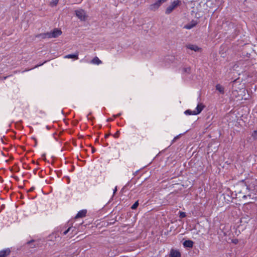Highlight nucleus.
Listing matches in <instances>:
<instances>
[{"mask_svg": "<svg viewBox=\"0 0 257 257\" xmlns=\"http://www.w3.org/2000/svg\"><path fill=\"white\" fill-rule=\"evenodd\" d=\"M186 47L188 49H190L191 50H193L195 52L198 51L200 49V48L195 45H188L186 46Z\"/></svg>", "mask_w": 257, "mask_h": 257, "instance_id": "nucleus-13", "label": "nucleus"}, {"mask_svg": "<svg viewBox=\"0 0 257 257\" xmlns=\"http://www.w3.org/2000/svg\"><path fill=\"white\" fill-rule=\"evenodd\" d=\"M242 197L243 198H245L246 197V196L245 195H243Z\"/></svg>", "mask_w": 257, "mask_h": 257, "instance_id": "nucleus-29", "label": "nucleus"}, {"mask_svg": "<svg viewBox=\"0 0 257 257\" xmlns=\"http://www.w3.org/2000/svg\"><path fill=\"white\" fill-rule=\"evenodd\" d=\"M180 4L181 1L180 0L174 1L167 8L165 13L168 15L170 14L175 8L179 6Z\"/></svg>", "mask_w": 257, "mask_h": 257, "instance_id": "nucleus-2", "label": "nucleus"}, {"mask_svg": "<svg viewBox=\"0 0 257 257\" xmlns=\"http://www.w3.org/2000/svg\"><path fill=\"white\" fill-rule=\"evenodd\" d=\"M75 14L76 17L81 21H85L87 19V15L85 10L79 9L75 11Z\"/></svg>", "mask_w": 257, "mask_h": 257, "instance_id": "nucleus-1", "label": "nucleus"}, {"mask_svg": "<svg viewBox=\"0 0 257 257\" xmlns=\"http://www.w3.org/2000/svg\"><path fill=\"white\" fill-rule=\"evenodd\" d=\"M193 243H194V242L193 241H192L191 240H185L183 242V245L184 247H186L191 248L193 247Z\"/></svg>", "mask_w": 257, "mask_h": 257, "instance_id": "nucleus-11", "label": "nucleus"}, {"mask_svg": "<svg viewBox=\"0 0 257 257\" xmlns=\"http://www.w3.org/2000/svg\"><path fill=\"white\" fill-rule=\"evenodd\" d=\"M162 4L158 1L155 3L152 4L150 6V9L152 11H155L157 10Z\"/></svg>", "mask_w": 257, "mask_h": 257, "instance_id": "nucleus-8", "label": "nucleus"}, {"mask_svg": "<svg viewBox=\"0 0 257 257\" xmlns=\"http://www.w3.org/2000/svg\"><path fill=\"white\" fill-rule=\"evenodd\" d=\"M170 257H181V254L179 251L172 249L170 251Z\"/></svg>", "mask_w": 257, "mask_h": 257, "instance_id": "nucleus-10", "label": "nucleus"}, {"mask_svg": "<svg viewBox=\"0 0 257 257\" xmlns=\"http://www.w3.org/2000/svg\"><path fill=\"white\" fill-rule=\"evenodd\" d=\"M33 242V240H31V241H30L28 242V244H30L31 242Z\"/></svg>", "mask_w": 257, "mask_h": 257, "instance_id": "nucleus-31", "label": "nucleus"}, {"mask_svg": "<svg viewBox=\"0 0 257 257\" xmlns=\"http://www.w3.org/2000/svg\"><path fill=\"white\" fill-rule=\"evenodd\" d=\"M94 150H92V153H94Z\"/></svg>", "mask_w": 257, "mask_h": 257, "instance_id": "nucleus-36", "label": "nucleus"}, {"mask_svg": "<svg viewBox=\"0 0 257 257\" xmlns=\"http://www.w3.org/2000/svg\"><path fill=\"white\" fill-rule=\"evenodd\" d=\"M62 31L58 29H54L52 32H49V38H55L61 35Z\"/></svg>", "mask_w": 257, "mask_h": 257, "instance_id": "nucleus-3", "label": "nucleus"}, {"mask_svg": "<svg viewBox=\"0 0 257 257\" xmlns=\"http://www.w3.org/2000/svg\"><path fill=\"white\" fill-rule=\"evenodd\" d=\"M190 70V68H184V72H189Z\"/></svg>", "mask_w": 257, "mask_h": 257, "instance_id": "nucleus-23", "label": "nucleus"}, {"mask_svg": "<svg viewBox=\"0 0 257 257\" xmlns=\"http://www.w3.org/2000/svg\"><path fill=\"white\" fill-rule=\"evenodd\" d=\"M71 229V227H69L67 230L64 231L63 233V235H66Z\"/></svg>", "mask_w": 257, "mask_h": 257, "instance_id": "nucleus-22", "label": "nucleus"}, {"mask_svg": "<svg viewBox=\"0 0 257 257\" xmlns=\"http://www.w3.org/2000/svg\"><path fill=\"white\" fill-rule=\"evenodd\" d=\"M116 191H117V187L116 186L113 190V194H114Z\"/></svg>", "mask_w": 257, "mask_h": 257, "instance_id": "nucleus-25", "label": "nucleus"}, {"mask_svg": "<svg viewBox=\"0 0 257 257\" xmlns=\"http://www.w3.org/2000/svg\"><path fill=\"white\" fill-rule=\"evenodd\" d=\"M11 250L9 248L0 250V257H6L10 254Z\"/></svg>", "mask_w": 257, "mask_h": 257, "instance_id": "nucleus-4", "label": "nucleus"}, {"mask_svg": "<svg viewBox=\"0 0 257 257\" xmlns=\"http://www.w3.org/2000/svg\"><path fill=\"white\" fill-rule=\"evenodd\" d=\"M179 217L181 218H184L186 216V213L184 212H179Z\"/></svg>", "mask_w": 257, "mask_h": 257, "instance_id": "nucleus-20", "label": "nucleus"}, {"mask_svg": "<svg viewBox=\"0 0 257 257\" xmlns=\"http://www.w3.org/2000/svg\"><path fill=\"white\" fill-rule=\"evenodd\" d=\"M251 136L254 140H257V129L252 132Z\"/></svg>", "mask_w": 257, "mask_h": 257, "instance_id": "nucleus-17", "label": "nucleus"}, {"mask_svg": "<svg viewBox=\"0 0 257 257\" xmlns=\"http://www.w3.org/2000/svg\"><path fill=\"white\" fill-rule=\"evenodd\" d=\"M197 25V22L195 21H192L190 23L185 25L184 28L190 30L194 27Z\"/></svg>", "mask_w": 257, "mask_h": 257, "instance_id": "nucleus-7", "label": "nucleus"}, {"mask_svg": "<svg viewBox=\"0 0 257 257\" xmlns=\"http://www.w3.org/2000/svg\"><path fill=\"white\" fill-rule=\"evenodd\" d=\"M216 89L218 90L221 94H224V88L220 84H218L215 86Z\"/></svg>", "mask_w": 257, "mask_h": 257, "instance_id": "nucleus-15", "label": "nucleus"}, {"mask_svg": "<svg viewBox=\"0 0 257 257\" xmlns=\"http://www.w3.org/2000/svg\"><path fill=\"white\" fill-rule=\"evenodd\" d=\"M204 107V105L202 103L198 104L195 109L194 110L195 112V113H196V115L199 114L202 111Z\"/></svg>", "mask_w": 257, "mask_h": 257, "instance_id": "nucleus-5", "label": "nucleus"}, {"mask_svg": "<svg viewBox=\"0 0 257 257\" xmlns=\"http://www.w3.org/2000/svg\"><path fill=\"white\" fill-rule=\"evenodd\" d=\"M184 113L187 115H196L194 110H191L190 109L186 110Z\"/></svg>", "mask_w": 257, "mask_h": 257, "instance_id": "nucleus-16", "label": "nucleus"}, {"mask_svg": "<svg viewBox=\"0 0 257 257\" xmlns=\"http://www.w3.org/2000/svg\"><path fill=\"white\" fill-rule=\"evenodd\" d=\"M91 64L95 65H100L102 64V61L97 57H95L90 62Z\"/></svg>", "mask_w": 257, "mask_h": 257, "instance_id": "nucleus-12", "label": "nucleus"}, {"mask_svg": "<svg viewBox=\"0 0 257 257\" xmlns=\"http://www.w3.org/2000/svg\"><path fill=\"white\" fill-rule=\"evenodd\" d=\"M87 213V210L85 209H83L80 211H79L77 214L76 215L75 218H82L86 216Z\"/></svg>", "mask_w": 257, "mask_h": 257, "instance_id": "nucleus-6", "label": "nucleus"}, {"mask_svg": "<svg viewBox=\"0 0 257 257\" xmlns=\"http://www.w3.org/2000/svg\"><path fill=\"white\" fill-rule=\"evenodd\" d=\"M139 205L138 201H136L131 207V208L132 209H136Z\"/></svg>", "mask_w": 257, "mask_h": 257, "instance_id": "nucleus-19", "label": "nucleus"}, {"mask_svg": "<svg viewBox=\"0 0 257 257\" xmlns=\"http://www.w3.org/2000/svg\"><path fill=\"white\" fill-rule=\"evenodd\" d=\"M238 193H241V191H238Z\"/></svg>", "mask_w": 257, "mask_h": 257, "instance_id": "nucleus-34", "label": "nucleus"}, {"mask_svg": "<svg viewBox=\"0 0 257 257\" xmlns=\"http://www.w3.org/2000/svg\"><path fill=\"white\" fill-rule=\"evenodd\" d=\"M109 135H106L105 136V138H107V137H108V136H109Z\"/></svg>", "mask_w": 257, "mask_h": 257, "instance_id": "nucleus-32", "label": "nucleus"}, {"mask_svg": "<svg viewBox=\"0 0 257 257\" xmlns=\"http://www.w3.org/2000/svg\"><path fill=\"white\" fill-rule=\"evenodd\" d=\"M49 32H47V33L38 34V35H36V37L37 38H41V39H46V38H49Z\"/></svg>", "mask_w": 257, "mask_h": 257, "instance_id": "nucleus-14", "label": "nucleus"}, {"mask_svg": "<svg viewBox=\"0 0 257 257\" xmlns=\"http://www.w3.org/2000/svg\"><path fill=\"white\" fill-rule=\"evenodd\" d=\"M119 135V131L116 132L113 135V137L115 138H118Z\"/></svg>", "mask_w": 257, "mask_h": 257, "instance_id": "nucleus-21", "label": "nucleus"}, {"mask_svg": "<svg viewBox=\"0 0 257 257\" xmlns=\"http://www.w3.org/2000/svg\"><path fill=\"white\" fill-rule=\"evenodd\" d=\"M120 115H121V113H118V114H116V115H113V116H114V117H118V116H119Z\"/></svg>", "mask_w": 257, "mask_h": 257, "instance_id": "nucleus-26", "label": "nucleus"}, {"mask_svg": "<svg viewBox=\"0 0 257 257\" xmlns=\"http://www.w3.org/2000/svg\"><path fill=\"white\" fill-rule=\"evenodd\" d=\"M59 2V0H52V1L51 2V6H56Z\"/></svg>", "mask_w": 257, "mask_h": 257, "instance_id": "nucleus-18", "label": "nucleus"}, {"mask_svg": "<svg viewBox=\"0 0 257 257\" xmlns=\"http://www.w3.org/2000/svg\"><path fill=\"white\" fill-rule=\"evenodd\" d=\"M8 77V76H5V77H4L3 78V79L5 80V79H6Z\"/></svg>", "mask_w": 257, "mask_h": 257, "instance_id": "nucleus-28", "label": "nucleus"}, {"mask_svg": "<svg viewBox=\"0 0 257 257\" xmlns=\"http://www.w3.org/2000/svg\"><path fill=\"white\" fill-rule=\"evenodd\" d=\"M65 59H74L75 60L78 59V52H76L75 54L66 55L64 57Z\"/></svg>", "mask_w": 257, "mask_h": 257, "instance_id": "nucleus-9", "label": "nucleus"}, {"mask_svg": "<svg viewBox=\"0 0 257 257\" xmlns=\"http://www.w3.org/2000/svg\"><path fill=\"white\" fill-rule=\"evenodd\" d=\"M42 64H40L39 65H36L34 68H37L38 66L42 65Z\"/></svg>", "mask_w": 257, "mask_h": 257, "instance_id": "nucleus-30", "label": "nucleus"}, {"mask_svg": "<svg viewBox=\"0 0 257 257\" xmlns=\"http://www.w3.org/2000/svg\"><path fill=\"white\" fill-rule=\"evenodd\" d=\"M243 188L245 190H248V187L247 186H243Z\"/></svg>", "mask_w": 257, "mask_h": 257, "instance_id": "nucleus-27", "label": "nucleus"}, {"mask_svg": "<svg viewBox=\"0 0 257 257\" xmlns=\"http://www.w3.org/2000/svg\"><path fill=\"white\" fill-rule=\"evenodd\" d=\"M177 138H178V136H177V137H175V138H174V140H173V141H174V140H175L176 139H177Z\"/></svg>", "mask_w": 257, "mask_h": 257, "instance_id": "nucleus-33", "label": "nucleus"}, {"mask_svg": "<svg viewBox=\"0 0 257 257\" xmlns=\"http://www.w3.org/2000/svg\"><path fill=\"white\" fill-rule=\"evenodd\" d=\"M35 143H36H36H37V140H36V139H35Z\"/></svg>", "mask_w": 257, "mask_h": 257, "instance_id": "nucleus-35", "label": "nucleus"}, {"mask_svg": "<svg viewBox=\"0 0 257 257\" xmlns=\"http://www.w3.org/2000/svg\"><path fill=\"white\" fill-rule=\"evenodd\" d=\"M167 0H158V1L161 3V4H163V3L165 2Z\"/></svg>", "mask_w": 257, "mask_h": 257, "instance_id": "nucleus-24", "label": "nucleus"}, {"mask_svg": "<svg viewBox=\"0 0 257 257\" xmlns=\"http://www.w3.org/2000/svg\"><path fill=\"white\" fill-rule=\"evenodd\" d=\"M110 119H107V121H109Z\"/></svg>", "mask_w": 257, "mask_h": 257, "instance_id": "nucleus-37", "label": "nucleus"}]
</instances>
